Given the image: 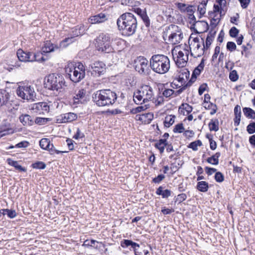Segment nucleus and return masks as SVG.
Wrapping results in <instances>:
<instances>
[{
	"instance_id": "nucleus-1",
	"label": "nucleus",
	"mask_w": 255,
	"mask_h": 255,
	"mask_svg": "<svg viewBox=\"0 0 255 255\" xmlns=\"http://www.w3.org/2000/svg\"><path fill=\"white\" fill-rule=\"evenodd\" d=\"M117 99V95L110 89L100 90L95 92L92 96V100L99 107L113 105Z\"/></svg>"
},
{
	"instance_id": "nucleus-2",
	"label": "nucleus",
	"mask_w": 255,
	"mask_h": 255,
	"mask_svg": "<svg viewBox=\"0 0 255 255\" xmlns=\"http://www.w3.org/2000/svg\"><path fill=\"white\" fill-rule=\"evenodd\" d=\"M149 62L151 69L156 73L164 74L166 73L170 69V60L166 55H153L150 58Z\"/></svg>"
},
{
	"instance_id": "nucleus-3",
	"label": "nucleus",
	"mask_w": 255,
	"mask_h": 255,
	"mask_svg": "<svg viewBox=\"0 0 255 255\" xmlns=\"http://www.w3.org/2000/svg\"><path fill=\"white\" fill-rule=\"evenodd\" d=\"M117 23L123 35L130 36L135 32L136 19L135 17H120Z\"/></svg>"
},
{
	"instance_id": "nucleus-4",
	"label": "nucleus",
	"mask_w": 255,
	"mask_h": 255,
	"mask_svg": "<svg viewBox=\"0 0 255 255\" xmlns=\"http://www.w3.org/2000/svg\"><path fill=\"white\" fill-rule=\"evenodd\" d=\"M44 85L46 88L52 91H60L66 86L64 77L59 74L52 73L45 78Z\"/></svg>"
},
{
	"instance_id": "nucleus-5",
	"label": "nucleus",
	"mask_w": 255,
	"mask_h": 255,
	"mask_svg": "<svg viewBox=\"0 0 255 255\" xmlns=\"http://www.w3.org/2000/svg\"><path fill=\"white\" fill-rule=\"evenodd\" d=\"M66 72L70 79L74 83H78L85 76V68L81 63H78L73 68H67Z\"/></svg>"
},
{
	"instance_id": "nucleus-6",
	"label": "nucleus",
	"mask_w": 255,
	"mask_h": 255,
	"mask_svg": "<svg viewBox=\"0 0 255 255\" xmlns=\"http://www.w3.org/2000/svg\"><path fill=\"white\" fill-rule=\"evenodd\" d=\"M111 43V39L110 35L101 33L96 39V46L98 51L109 53L113 51Z\"/></svg>"
},
{
	"instance_id": "nucleus-7",
	"label": "nucleus",
	"mask_w": 255,
	"mask_h": 255,
	"mask_svg": "<svg viewBox=\"0 0 255 255\" xmlns=\"http://www.w3.org/2000/svg\"><path fill=\"white\" fill-rule=\"evenodd\" d=\"M167 33L169 34L168 41L173 44L180 43L183 37L181 29L175 24L168 26Z\"/></svg>"
},
{
	"instance_id": "nucleus-8",
	"label": "nucleus",
	"mask_w": 255,
	"mask_h": 255,
	"mask_svg": "<svg viewBox=\"0 0 255 255\" xmlns=\"http://www.w3.org/2000/svg\"><path fill=\"white\" fill-rule=\"evenodd\" d=\"M190 45L193 47V51L195 53L194 55L190 50V54L194 57L202 56L206 51L205 49H203L204 38L200 36L193 37V40L191 41Z\"/></svg>"
},
{
	"instance_id": "nucleus-9",
	"label": "nucleus",
	"mask_w": 255,
	"mask_h": 255,
	"mask_svg": "<svg viewBox=\"0 0 255 255\" xmlns=\"http://www.w3.org/2000/svg\"><path fill=\"white\" fill-rule=\"evenodd\" d=\"M16 93L19 97L27 101H34L35 98V92L33 88L28 85L19 86L16 90Z\"/></svg>"
},
{
	"instance_id": "nucleus-10",
	"label": "nucleus",
	"mask_w": 255,
	"mask_h": 255,
	"mask_svg": "<svg viewBox=\"0 0 255 255\" xmlns=\"http://www.w3.org/2000/svg\"><path fill=\"white\" fill-rule=\"evenodd\" d=\"M190 29L196 33H202L206 32L209 29L207 22L204 20H196L195 17H192L190 21Z\"/></svg>"
},
{
	"instance_id": "nucleus-11",
	"label": "nucleus",
	"mask_w": 255,
	"mask_h": 255,
	"mask_svg": "<svg viewBox=\"0 0 255 255\" xmlns=\"http://www.w3.org/2000/svg\"><path fill=\"white\" fill-rule=\"evenodd\" d=\"M134 68L140 74L148 75L150 72L148 61L144 57H139L134 60Z\"/></svg>"
},
{
	"instance_id": "nucleus-12",
	"label": "nucleus",
	"mask_w": 255,
	"mask_h": 255,
	"mask_svg": "<svg viewBox=\"0 0 255 255\" xmlns=\"http://www.w3.org/2000/svg\"><path fill=\"white\" fill-rule=\"evenodd\" d=\"M92 75L95 77H99L106 72V66L102 61H95L91 64Z\"/></svg>"
},
{
	"instance_id": "nucleus-13",
	"label": "nucleus",
	"mask_w": 255,
	"mask_h": 255,
	"mask_svg": "<svg viewBox=\"0 0 255 255\" xmlns=\"http://www.w3.org/2000/svg\"><path fill=\"white\" fill-rule=\"evenodd\" d=\"M138 90L146 103L154 100V93L151 87L146 85H143Z\"/></svg>"
},
{
	"instance_id": "nucleus-14",
	"label": "nucleus",
	"mask_w": 255,
	"mask_h": 255,
	"mask_svg": "<svg viewBox=\"0 0 255 255\" xmlns=\"http://www.w3.org/2000/svg\"><path fill=\"white\" fill-rule=\"evenodd\" d=\"M31 110L33 113L39 115H45L49 111V107L45 102H39L33 104Z\"/></svg>"
},
{
	"instance_id": "nucleus-15",
	"label": "nucleus",
	"mask_w": 255,
	"mask_h": 255,
	"mask_svg": "<svg viewBox=\"0 0 255 255\" xmlns=\"http://www.w3.org/2000/svg\"><path fill=\"white\" fill-rule=\"evenodd\" d=\"M190 83H188L187 85L183 86L176 91H174L171 89H165L163 91L162 95L166 98L170 97L172 95H173L174 97H176L183 92L187 88L190 87Z\"/></svg>"
},
{
	"instance_id": "nucleus-16",
	"label": "nucleus",
	"mask_w": 255,
	"mask_h": 255,
	"mask_svg": "<svg viewBox=\"0 0 255 255\" xmlns=\"http://www.w3.org/2000/svg\"><path fill=\"white\" fill-rule=\"evenodd\" d=\"M121 246L124 248H127L129 246L133 249L135 255H142V252L138 251L137 248H139V244L132 242L129 240H124L121 243Z\"/></svg>"
},
{
	"instance_id": "nucleus-17",
	"label": "nucleus",
	"mask_w": 255,
	"mask_h": 255,
	"mask_svg": "<svg viewBox=\"0 0 255 255\" xmlns=\"http://www.w3.org/2000/svg\"><path fill=\"white\" fill-rule=\"evenodd\" d=\"M86 91L83 89L79 90L75 93V95L74 96L73 104L74 105H77L79 104H83L86 99Z\"/></svg>"
},
{
	"instance_id": "nucleus-18",
	"label": "nucleus",
	"mask_w": 255,
	"mask_h": 255,
	"mask_svg": "<svg viewBox=\"0 0 255 255\" xmlns=\"http://www.w3.org/2000/svg\"><path fill=\"white\" fill-rule=\"evenodd\" d=\"M216 2L218 4H214V11L215 13L218 12L220 16H223L225 14L224 7H225V3L226 1L225 0H216Z\"/></svg>"
},
{
	"instance_id": "nucleus-19",
	"label": "nucleus",
	"mask_w": 255,
	"mask_h": 255,
	"mask_svg": "<svg viewBox=\"0 0 255 255\" xmlns=\"http://www.w3.org/2000/svg\"><path fill=\"white\" fill-rule=\"evenodd\" d=\"M16 55L18 59L22 62H32L33 59L30 58L31 52H26L20 49L17 50Z\"/></svg>"
},
{
	"instance_id": "nucleus-20",
	"label": "nucleus",
	"mask_w": 255,
	"mask_h": 255,
	"mask_svg": "<svg viewBox=\"0 0 255 255\" xmlns=\"http://www.w3.org/2000/svg\"><path fill=\"white\" fill-rule=\"evenodd\" d=\"M216 31L214 30L211 29L206 37L205 42H204L203 49L207 51L210 47L212 43L214 41Z\"/></svg>"
},
{
	"instance_id": "nucleus-21",
	"label": "nucleus",
	"mask_w": 255,
	"mask_h": 255,
	"mask_svg": "<svg viewBox=\"0 0 255 255\" xmlns=\"http://www.w3.org/2000/svg\"><path fill=\"white\" fill-rule=\"evenodd\" d=\"M58 46L53 45L50 41H47L45 42L44 46L41 49V51L43 53H46L54 51L55 49H58Z\"/></svg>"
},
{
	"instance_id": "nucleus-22",
	"label": "nucleus",
	"mask_w": 255,
	"mask_h": 255,
	"mask_svg": "<svg viewBox=\"0 0 255 255\" xmlns=\"http://www.w3.org/2000/svg\"><path fill=\"white\" fill-rule=\"evenodd\" d=\"M235 118L234 119V125L238 126L240 125L241 118V108L240 106L236 105L234 108Z\"/></svg>"
},
{
	"instance_id": "nucleus-23",
	"label": "nucleus",
	"mask_w": 255,
	"mask_h": 255,
	"mask_svg": "<svg viewBox=\"0 0 255 255\" xmlns=\"http://www.w3.org/2000/svg\"><path fill=\"white\" fill-rule=\"evenodd\" d=\"M20 122L24 126H32L34 124V121L31 117L28 115H22L19 117Z\"/></svg>"
},
{
	"instance_id": "nucleus-24",
	"label": "nucleus",
	"mask_w": 255,
	"mask_h": 255,
	"mask_svg": "<svg viewBox=\"0 0 255 255\" xmlns=\"http://www.w3.org/2000/svg\"><path fill=\"white\" fill-rule=\"evenodd\" d=\"M168 145L166 139H160L158 142L155 143L154 146L158 149L161 153H162L165 149V146Z\"/></svg>"
},
{
	"instance_id": "nucleus-25",
	"label": "nucleus",
	"mask_w": 255,
	"mask_h": 255,
	"mask_svg": "<svg viewBox=\"0 0 255 255\" xmlns=\"http://www.w3.org/2000/svg\"><path fill=\"white\" fill-rule=\"evenodd\" d=\"M156 194L161 195L163 198H167L171 195V191L168 189L163 190L162 186H159L156 191Z\"/></svg>"
},
{
	"instance_id": "nucleus-26",
	"label": "nucleus",
	"mask_w": 255,
	"mask_h": 255,
	"mask_svg": "<svg viewBox=\"0 0 255 255\" xmlns=\"http://www.w3.org/2000/svg\"><path fill=\"white\" fill-rule=\"evenodd\" d=\"M133 98L134 102L136 104H142V103H146L138 90L134 92Z\"/></svg>"
},
{
	"instance_id": "nucleus-27",
	"label": "nucleus",
	"mask_w": 255,
	"mask_h": 255,
	"mask_svg": "<svg viewBox=\"0 0 255 255\" xmlns=\"http://www.w3.org/2000/svg\"><path fill=\"white\" fill-rule=\"evenodd\" d=\"M8 100V94L6 91L0 90V107L5 105Z\"/></svg>"
},
{
	"instance_id": "nucleus-28",
	"label": "nucleus",
	"mask_w": 255,
	"mask_h": 255,
	"mask_svg": "<svg viewBox=\"0 0 255 255\" xmlns=\"http://www.w3.org/2000/svg\"><path fill=\"white\" fill-rule=\"evenodd\" d=\"M153 118V115L150 113L142 114L140 116L138 120L142 123L149 124Z\"/></svg>"
},
{
	"instance_id": "nucleus-29",
	"label": "nucleus",
	"mask_w": 255,
	"mask_h": 255,
	"mask_svg": "<svg viewBox=\"0 0 255 255\" xmlns=\"http://www.w3.org/2000/svg\"><path fill=\"white\" fill-rule=\"evenodd\" d=\"M196 188L200 192H206L209 189L208 183L203 181H199L197 183Z\"/></svg>"
},
{
	"instance_id": "nucleus-30",
	"label": "nucleus",
	"mask_w": 255,
	"mask_h": 255,
	"mask_svg": "<svg viewBox=\"0 0 255 255\" xmlns=\"http://www.w3.org/2000/svg\"><path fill=\"white\" fill-rule=\"evenodd\" d=\"M173 58L176 65L179 67H184L186 66L188 61L187 60L180 58L178 55L175 57L173 54Z\"/></svg>"
},
{
	"instance_id": "nucleus-31",
	"label": "nucleus",
	"mask_w": 255,
	"mask_h": 255,
	"mask_svg": "<svg viewBox=\"0 0 255 255\" xmlns=\"http://www.w3.org/2000/svg\"><path fill=\"white\" fill-rule=\"evenodd\" d=\"M6 161L9 165L14 167L16 169L20 171L25 172L26 171V169L24 167H23L20 165L18 164V161L13 160L10 158L7 159Z\"/></svg>"
},
{
	"instance_id": "nucleus-32",
	"label": "nucleus",
	"mask_w": 255,
	"mask_h": 255,
	"mask_svg": "<svg viewBox=\"0 0 255 255\" xmlns=\"http://www.w3.org/2000/svg\"><path fill=\"white\" fill-rule=\"evenodd\" d=\"M243 113L247 118L248 119H255V111L250 108H244L243 109Z\"/></svg>"
},
{
	"instance_id": "nucleus-33",
	"label": "nucleus",
	"mask_w": 255,
	"mask_h": 255,
	"mask_svg": "<svg viewBox=\"0 0 255 255\" xmlns=\"http://www.w3.org/2000/svg\"><path fill=\"white\" fill-rule=\"evenodd\" d=\"M77 118V116L73 113H68L64 114L63 123H68L72 122Z\"/></svg>"
},
{
	"instance_id": "nucleus-34",
	"label": "nucleus",
	"mask_w": 255,
	"mask_h": 255,
	"mask_svg": "<svg viewBox=\"0 0 255 255\" xmlns=\"http://www.w3.org/2000/svg\"><path fill=\"white\" fill-rule=\"evenodd\" d=\"M106 17H90L88 22L91 24L100 23L106 21Z\"/></svg>"
},
{
	"instance_id": "nucleus-35",
	"label": "nucleus",
	"mask_w": 255,
	"mask_h": 255,
	"mask_svg": "<svg viewBox=\"0 0 255 255\" xmlns=\"http://www.w3.org/2000/svg\"><path fill=\"white\" fill-rule=\"evenodd\" d=\"M175 116L174 115L167 116L163 122L165 127L169 128L174 123Z\"/></svg>"
},
{
	"instance_id": "nucleus-36",
	"label": "nucleus",
	"mask_w": 255,
	"mask_h": 255,
	"mask_svg": "<svg viewBox=\"0 0 255 255\" xmlns=\"http://www.w3.org/2000/svg\"><path fill=\"white\" fill-rule=\"evenodd\" d=\"M209 128L211 131H217L219 130V121L218 119L211 120L209 123Z\"/></svg>"
},
{
	"instance_id": "nucleus-37",
	"label": "nucleus",
	"mask_w": 255,
	"mask_h": 255,
	"mask_svg": "<svg viewBox=\"0 0 255 255\" xmlns=\"http://www.w3.org/2000/svg\"><path fill=\"white\" fill-rule=\"evenodd\" d=\"M39 145L41 148L47 150L50 147V141L48 138H42L39 141Z\"/></svg>"
},
{
	"instance_id": "nucleus-38",
	"label": "nucleus",
	"mask_w": 255,
	"mask_h": 255,
	"mask_svg": "<svg viewBox=\"0 0 255 255\" xmlns=\"http://www.w3.org/2000/svg\"><path fill=\"white\" fill-rule=\"evenodd\" d=\"M43 54V52H37L36 53H33L32 52H31V56L30 58H32V59H34L32 60V62L33 61H44V59L43 57L41 56Z\"/></svg>"
},
{
	"instance_id": "nucleus-39",
	"label": "nucleus",
	"mask_w": 255,
	"mask_h": 255,
	"mask_svg": "<svg viewBox=\"0 0 255 255\" xmlns=\"http://www.w3.org/2000/svg\"><path fill=\"white\" fill-rule=\"evenodd\" d=\"M208 0H203L202 2L198 6V11L201 15H204L206 12V8Z\"/></svg>"
},
{
	"instance_id": "nucleus-40",
	"label": "nucleus",
	"mask_w": 255,
	"mask_h": 255,
	"mask_svg": "<svg viewBox=\"0 0 255 255\" xmlns=\"http://www.w3.org/2000/svg\"><path fill=\"white\" fill-rule=\"evenodd\" d=\"M182 165V161L174 162L171 164L170 169L173 172H175L180 168Z\"/></svg>"
},
{
	"instance_id": "nucleus-41",
	"label": "nucleus",
	"mask_w": 255,
	"mask_h": 255,
	"mask_svg": "<svg viewBox=\"0 0 255 255\" xmlns=\"http://www.w3.org/2000/svg\"><path fill=\"white\" fill-rule=\"evenodd\" d=\"M50 121V120L49 118L37 117L35 119L34 123L39 125H44Z\"/></svg>"
},
{
	"instance_id": "nucleus-42",
	"label": "nucleus",
	"mask_w": 255,
	"mask_h": 255,
	"mask_svg": "<svg viewBox=\"0 0 255 255\" xmlns=\"http://www.w3.org/2000/svg\"><path fill=\"white\" fill-rule=\"evenodd\" d=\"M3 212H5V215L10 219H13L16 216V213L14 210L5 209L3 210Z\"/></svg>"
},
{
	"instance_id": "nucleus-43",
	"label": "nucleus",
	"mask_w": 255,
	"mask_h": 255,
	"mask_svg": "<svg viewBox=\"0 0 255 255\" xmlns=\"http://www.w3.org/2000/svg\"><path fill=\"white\" fill-rule=\"evenodd\" d=\"M31 166L33 168L39 169H44L46 167L45 163L42 161H37L32 163Z\"/></svg>"
},
{
	"instance_id": "nucleus-44",
	"label": "nucleus",
	"mask_w": 255,
	"mask_h": 255,
	"mask_svg": "<svg viewBox=\"0 0 255 255\" xmlns=\"http://www.w3.org/2000/svg\"><path fill=\"white\" fill-rule=\"evenodd\" d=\"M189 54V51L188 49H184V51H179L178 52L177 55H178L180 58L182 59H185L186 60H188V55Z\"/></svg>"
},
{
	"instance_id": "nucleus-45",
	"label": "nucleus",
	"mask_w": 255,
	"mask_h": 255,
	"mask_svg": "<svg viewBox=\"0 0 255 255\" xmlns=\"http://www.w3.org/2000/svg\"><path fill=\"white\" fill-rule=\"evenodd\" d=\"M229 78L232 82H236L239 79V75L236 70H232L229 74Z\"/></svg>"
},
{
	"instance_id": "nucleus-46",
	"label": "nucleus",
	"mask_w": 255,
	"mask_h": 255,
	"mask_svg": "<svg viewBox=\"0 0 255 255\" xmlns=\"http://www.w3.org/2000/svg\"><path fill=\"white\" fill-rule=\"evenodd\" d=\"M184 130V128L182 123H179L175 125L173 129L174 133H182Z\"/></svg>"
},
{
	"instance_id": "nucleus-47",
	"label": "nucleus",
	"mask_w": 255,
	"mask_h": 255,
	"mask_svg": "<svg viewBox=\"0 0 255 255\" xmlns=\"http://www.w3.org/2000/svg\"><path fill=\"white\" fill-rule=\"evenodd\" d=\"M216 182L221 183L224 180V175L221 172H216L214 176Z\"/></svg>"
},
{
	"instance_id": "nucleus-48",
	"label": "nucleus",
	"mask_w": 255,
	"mask_h": 255,
	"mask_svg": "<svg viewBox=\"0 0 255 255\" xmlns=\"http://www.w3.org/2000/svg\"><path fill=\"white\" fill-rule=\"evenodd\" d=\"M149 107L148 105H145L144 106H140L136 107L135 109H132V112L133 114H136L143 111L147 109Z\"/></svg>"
},
{
	"instance_id": "nucleus-49",
	"label": "nucleus",
	"mask_w": 255,
	"mask_h": 255,
	"mask_svg": "<svg viewBox=\"0 0 255 255\" xmlns=\"http://www.w3.org/2000/svg\"><path fill=\"white\" fill-rule=\"evenodd\" d=\"M220 21V18L219 17H217L215 18V17H213L212 19H210V26L211 27V29L214 30V28L217 25L219 21Z\"/></svg>"
},
{
	"instance_id": "nucleus-50",
	"label": "nucleus",
	"mask_w": 255,
	"mask_h": 255,
	"mask_svg": "<svg viewBox=\"0 0 255 255\" xmlns=\"http://www.w3.org/2000/svg\"><path fill=\"white\" fill-rule=\"evenodd\" d=\"M247 130L250 134L255 132V122L250 123L247 127Z\"/></svg>"
},
{
	"instance_id": "nucleus-51",
	"label": "nucleus",
	"mask_w": 255,
	"mask_h": 255,
	"mask_svg": "<svg viewBox=\"0 0 255 255\" xmlns=\"http://www.w3.org/2000/svg\"><path fill=\"white\" fill-rule=\"evenodd\" d=\"M236 45L234 42L229 41L227 43V49L228 50L233 52L236 49Z\"/></svg>"
},
{
	"instance_id": "nucleus-52",
	"label": "nucleus",
	"mask_w": 255,
	"mask_h": 255,
	"mask_svg": "<svg viewBox=\"0 0 255 255\" xmlns=\"http://www.w3.org/2000/svg\"><path fill=\"white\" fill-rule=\"evenodd\" d=\"M207 161L212 165H218L219 164V159H217L214 155L208 157Z\"/></svg>"
},
{
	"instance_id": "nucleus-53",
	"label": "nucleus",
	"mask_w": 255,
	"mask_h": 255,
	"mask_svg": "<svg viewBox=\"0 0 255 255\" xmlns=\"http://www.w3.org/2000/svg\"><path fill=\"white\" fill-rule=\"evenodd\" d=\"M47 150L49 151L51 154H54L55 153L59 154L62 152H66V151H61L56 149L53 144L50 143V147L47 149Z\"/></svg>"
},
{
	"instance_id": "nucleus-54",
	"label": "nucleus",
	"mask_w": 255,
	"mask_h": 255,
	"mask_svg": "<svg viewBox=\"0 0 255 255\" xmlns=\"http://www.w3.org/2000/svg\"><path fill=\"white\" fill-rule=\"evenodd\" d=\"M85 137V134L83 132H81L79 128H77L75 134L73 136V138L75 139L82 138Z\"/></svg>"
},
{
	"instance_id": "nucleus-55",
	"label": "nucleus",
	"mask_w": 255,
	"mask_h": 255,
	"mask_svg": "<svg viewBox=\"0 0 255 255\" xmlns=\"http://www.w3.org/2000/svg\"><path fill=\"white\" fill-rule=\"evenodd\" d=\"M195 10L196 8L195 6L193 5H188L186 7L185 11L187 12L189 16H194L193 13Z\"/></svg>"
},
{
	"instance_id": "nucleus-56",
	"label": "nucleus",
	"mask_w": 255,
	"mask_h": 255,
	"mask_svg": "<svg viewBox=\"0 0 255 255\" xmlns=\"http://www.w3.org/2000/svg\"><path fill=\"white\" fill-rule=\"evenodd\" d=\"M220 47L219 46H216L215 50H214V53L212 56L211 61L212 62H214L217 58L219 54L220 53Z\"/></svg>"
},
{
	"instance_id": "nucleus-57",
	"label": "nucleus",
	"mask_w": 255,
	"mask_h": 255,
	"mask_svg": "<svg viewBox=\"0 0 255 255\" xmlns=\"http://www.w3.org/2000/svg\"><path fill=\"white\" fill-rule=\"evenodd\" d=\"M179 75L181 76H182L188 80L189 78L190 73L187 69H183L180 71Z\"/></svg>"
},
{
	"instance_id": "nucleus-58",
	"label": "nucleus",
	"mask_w": 255,
	"mask_h": 255,
	"mask_svg": "<svg viewBox=\"0 0 255 255\" xmlns=\"http://www.w3.org/2000/svg\"><path fill=\"white\" fill-rule=\"evenodd\" d=\"M181 108H183L186 112L187 114H189L192 111V107L189 104L185 103L181 105Z\"/></svg>"
},
{
	"instance_id": "nucleus-59",
	"label": "nucleus",
	"mask_w": 255,
	"mask_h": 255,
	"mask_svg": "<svg viewBox=\"0 0 255 255\" xmlns=\"http://www.w3.org/2000/svg\"><path fill=\"white\" fill-rule=\"evenodd\" d=\"M187 198V195L185 193H181L177 195L176 198V201L179 203L185 200Z\"/></svg>"
},
{
	"instance_id": "nucleus-60",
	"label": "nucleus",
	"mask_w": 255,
	"mask_h": 255,
	"mask_svg": "<svg viewBox=\"0 0 255 255\" xmlns=\"http://www.w3.org/2000/svg\"><path fill=\"white\" fill-rule=\"evenodd\" d=\"M29 143L27 141H22L15 144V147L16 148H25L29 145Z\"/></svg>"
},
{
	"instance_id": "nucleus-61",
	"label": "nucleus",
	"mask_w": 255,
	"mask_h": 255,
	"mask_svg": "<svg viewBox=\"0 0 255 255\" xmlns=\"http://www.w3.org/2000/svg\"><path fill=\"white\" fill-rule=\"evenodd\" d=\"M229 33H230V35L231 37H236L239 33V30L235 27H233L230 30Z\"/></svg>"
},
{
	"instance_id": "nucleus-62",
	"label": "nucleus",
	"mask_w": 255,
	"mask_h": 255,
	"mask_svg": "<svg viewBox=\"0 0 255 255\" xmlns=\"http://www.w3.org/2000/svg\"><path fill=\"white\" fill-rule=\"evenodd\" d=\"M165 176L163 174H159L157 177L152 179V182L155 183H159L165 178Z\"/></svg>"
},
{
	"instance_id": "nucleus-63",
	"label": "nucleus",
	"mask_w": 255,
	"mask_h": 255,
	"mask_svg": "<svg viewBox=\"0 0 255 255\" xmlns=\"http://www.w3.org/2000/svg\"><path fill=\"white\" fill-rule=\"evenodd\" d=\"M12 130L11 128H7V129H4L1 130L0 131V138H1V137H2L5 135L8 134L10 133H12Z\"/></svg>"
},
{
	"instance_id": "nucleus-64",
	"label": "nucleus",
	"mask_w": 255,
	"mask_h": 255,
	"mask_svg": "<svg viewBox=\"0 0 255 255\" xmlns=\"http://www.w3.org/2000/svg\"><path fill=\"white\" fill-rule=\"evenodd\" d=\"M205 170L206 173L208 175H211L214 173L216 172V171H217V169L216 168L209 167L208 166L205 167Z\"/></svg>"
}]
</instances>
